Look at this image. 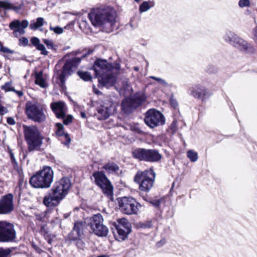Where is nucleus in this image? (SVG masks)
<instances>
[{
  "label": "nucleus",
  "instance_id": "55",
  "mask_svg": "<svg viewBox=\"0 0 257 257\" xmlns=\"http://www.w3.org/2000/svg\"><path fill=\"white\" fill-rule=\"evenodd\" d=\"M94 92L96 93V94H99V93H100V92L99 91H98V90H96L94 88Z\"/></svg>",
  "mask_w": 257,
  "mask_h": 257
},
{
  "label": "nucleus",
  "instance_id": "47",
  "mask_svg": "<svg viewBox=\"0 0 257 257\" xmlns=\"http://www.w3.org/2000/svg\"><path fill=\"white\" fill-rule=\"evenodd\" d=\"M171 130L172 133H175L177 130V122L176 121L174 120L171 126Z\"/></svg>",
  "mask_w": 257,
  "mask_h": 257
},
{
  "label": "nucleus",
  "instance_id": "24",
  "mask_svg": "<svg viewBox=\"0 0 257 257\" xmlns=\"http://www.w3.org/2000/svg\"><path fill=\"white\" fill-rule=\"evenodd\" d=\"M32 44L35 46L37 50L41 52V54L44 55H47L48 52L46 50L44 45L40 43V40L35 37H33L30 40Z\"/></svg>",
  "mask_w": 257,
  "mask_h": 257
},
{
  "label": "nucleus",
  "instance_id": "36",
  "mask_svg": "<svg viewBox=\"0 0 257 257\" xmlns=\"http://www.w3.org/2000/svg\"><path fill=\"white\" fill-rule=\"evenodd\" d=\"M150 78L152 79L156 80L160 84H161V85H162L163 86L167 87L168 86V83L165 80H164L161 78H159V77H157L153 76H150Z\"/></svg>",
  "mask_w": 257,
  "mask_h": 257
},
{
  "label": "nucleus",
  "instance_id": "35",
  "mask_svg": "<svg viewBox=\"0 0 257 257\" xmlns=\"http://www.w3.org/2000/svg\"><path fill=\"white\" fill-rule=\"evenodd\" d=\"M151 8V6L149 5V4L148 2H144L140 6V11L142 12H145L149 10Z\"/></svg>",
  "mask_w": 257,
  "mask_h": 257
},
{
  "label": "nucleus",
  "instance_id": "52",
  "mask_svg": "<svg viewBox=\"0 0 257 257\" xmlns=\"http://www.w3.org/2000/svg\"><path fill=\"white\" fill-rule=\"evenodd\" d=\"M41 232L42 234H43L45 236L47 233L46 230L45 228V226H42L41 229Z\"/></svg>",
  "mask_w": 257,
  "mask_h": 257
},
{
  "label": "nucleus",
  "instance_id": "17",
  "mask_svg": "<svg viewBox=\"0 0 257 257\" xmlns=\"http://www.w3.org/2000/svg\"><path fill=\"white\" fill-rule=\"evenodd\" d=\"M115 110V106L111 101L104 103L97 108V112L95 115L99 120H103L107 118Z\"/></svg>",
  "mask_w": 257,
  "mask_h": 257
},
{
  "label": "nucleus",
  "instance_id": "60",
  "mask_svg": "<svg viewBox=\"0 0 257 257\" xmlns=\"http://www.w3.org/2000/svg\"><path fill=\"white\" fill-rule=\"evenodd\" d=\"M99 257H103V256H100Z\"/></svg>",
  "mask_w": 257,
  "mask_h": 257
},
{
  "label": "nucleus",
  "instance_id": "51",
  "mask_svg": "<svg viewBox=\"0 0 257 257\" xmlns=\"http://www.w3.org/2000/svg\"><path fill=\"white\" fill-rule=\"evenodd\" d=\"M151 203L155 207H159L161 204V202L159 200H155L152 201Z\"/></svg>",
  "mask_w": 257,
  "mask_h": 257
},
{
  "label": "nucleus",
  "instance_id": "2",
  "mask_svg": "<svg viewBox=\"0 0 257 257\" xmlns=\"http://www.w3.org/2000/svg\"><path fill=\"white\" fill-rule=\"evenodd\" d=\"M88 16L93 26L99 27L105 32L110 33L114 29L116 13L111 7L96 8L92 10Z\"/></svg>",
  "mask_w": 257,
  "mask_h": 257
},
{
  "label": "nucleus",
  "instance_id": "5",
  "mask_svg": "<svg viewBox=\"0 0 257 257\" xmlns=\"http://www.w3.org/2000/svg\"><path fill=\"white\" fill-rule=\"evenodd\" d=\"M24 135L28 144V151H40L44 137L37 127L34 125L24 126Z\"/></svg>",
  "mask_w": 257,
  "mask_h": 257
},
{
  "label": "nucleus",
  "instance_id": "23",
  "mask_svg": "<svg viewBox=\"0 0 257 257\" xmlns=\"http://www.w3.org/2000/svg\"><path fill=\"white\" fill-rule=\"evenodd\" d=\"M146 161L149 162H157L161 159V155L155 150H147Z\"/></svg>",
  "mask_w": 257,
  "mask_h": 257
},
{
  "label": "nucleus",
  "instance_id": "26",
  "mask_svg": "<svg viewBox=\"0 0 257 257\" xmlns=\"http://www.w3.org/2000/svg\"><path fill=\"white\" fill-rule=\"evenodd\" d=\"M147 150L144 149H136L133 152V157L140 160H145L146 159Z\"/></svg>",
  "mask_w": 257,
  "mask_h": 257
},
{
  "label": "nucleus",
  "instance_id": "37",
  "mask_svg": "<svg viewBox=\"0 0 257 257\" xmlns=\"http://www.w3.org/2000/svg\"><path fill=\"white\" fill-rule=\"evenodd\" d=\"M50 30L54 32L56 34H61L64 32L62 28L59 26L53 27L51 25L50 26Z\"/></svg>",
  "mask_w": 257,
  "mask_h": 257
},
{
  "label": "nucleus",
  "instance_id": "19",
  "mask_svg": "<svg viewBox=\"0 0 257 257\" xmlns=\"http://www.w3.org/2000/svg\"><path fill=\"white\" fill-rule=\"evenodd\" d=\"M189 91L190 95L194 98L201 99L202 101L207 98L210 95L207 88L200 84L190 87Z\"/></svg>",
  "mask_w": 257,
  "mask_h": 257
},
{
  "label": "nucleus",
  "instance_id": "3",
  "mask_svg": "<svg viewBox=\"0 0 257 257\" xmlns=\"http://www.w3.org/2000/svg\"><path fill=\"white\" fill-rule=\"evenodd\" d=\"M71 185L70 180L67 177L56 182L48 194L44 197V204L47 207L57 206L67 194Z\"/></svg>",
  "mask_w": 257,
  "mask_h": 257
},
{
  "label": "nucleus",
  "instance_id": "33",
  "mask_svg": "<svg viewBox=\"0 0 257 257\" xmlns=\"http://www.w3.org/2000/svg\"><path fill=\"white\" fill-rule=\"evenodd\" d=\"M1 89L6 92L15 91V89L12 85L11 82H6L4 85L1 86Z\"/></svg>",
  "mask_w": 257,
  "mask_h": 257
},
{
  "label": "nucleus",
  "instance_id": "44",
  "mask_svg": "<svg viewBox=\"0 0 257 257\" xmlns=\"http://www.w3.org/2000/svg\"><path fill=\"white\" fill-rule=\"evenodd\" d=\"M76 245L78 248L82 249L84 247L85 244L82 240L81 239H78L76 241Z\"/></svg>",
  "mask_w": 257,
  "mask_h": 257
},
{
  "label": "nucleus",
  "instance_id": "20",
  "mask_svg": "<svg viewBox=\"0 0 257 257\" xmlns=\"http://www.w3.org/2000/svg\"><path fill=\"white\" fill-rule=\"evenodd\" d=\"M29 25V22L24 20L22 22L18 20H15L10 23V28L14 30V34L15 36L17 35L18 33L21 35L24 34L25 33V29L28 27Z\"/></svg>",
  "mask_w": 257,
  "mask_h": 257
},
{
  "label": "nucleus",
  "instance_id": "54",
  "mask_svg": "<svg viewBox=\"0 0 257 257\" xmlns=\"http://www.w3.org/2000/svg\"><path fill=\"white\" fill-rule=\"evenodd\" d=\"M80 115H81V116L82 117V118H86V115L84 112H81Z\"/></svg>",
  "mask_w": 257,
  "mask_h": 257
},
{
  "label": "nucleus",
  "instance_id": "41",
  "mask_svg": "<svg viewBox=\"0 0 257 257\" xmlns=\"http://www.w3.org/2000/svg\"><path fill=\"white\" fill-rule=\"evenodd\" d=\"M62 118L63 119L64 123L67 125L72 122L73 116L71 115H68L66 117L65 116L64 117Z\"/></svg>",
  "mask_w": 257,
  "mask_h": 257
},
{
  "label": "nucleus",
  "instance_id": "57",
  "mask_svg": "<svg viewBox=\"0 0 257 257\" xmlns=\"http://www.w3.org/2000/svg\"><path fill=\"white\" fill-rule=\"evenodd\" d=\"M151 226H152V225L151 224V222H149L148 227H151Z\"/></svg>",
  "mask_w": 257,
  "mask_h": 257
},
{
  "label": "nucleus",
  "instance_id": "38",
  "mask_svg": "<svg viewBox=\"0 0 257 257\" xmlns=\"http://www.w3.org/2000/svg\"><path fill=\"white\" fill-rule=\"evenodd\" d=\"M11 252V250L10 248L3 249L0 248V257H8Z\"/></svg>",
  "mask_w": 257,
  "mask_h": 257
},
{
  "label": "nucleus",
  "instance_id": "30",
  "mask_svg": "<svg viewBox=\"0 0 257 257\" xmlns=\"http://www.w3.org/2000/svg\"><path fill=\"white\" fill-rule=\"evenodd\" d=\"M49 212V211L47 210L39 214L36 215L37 219L42 222H47L48 221V218L49 217V216H48V214Z\"/></svg>",
  "mask_w": 257,
  "mask_h": 257
},
{
  "label": "nucleus",
  "instance_id": "18",
  "mask_svg": "<svg viewBox=\"0 0 257 257\" xmlns=\"http://www.w3.org/2000/svg\"><path fill=\"white\" fill-rule=\"evenodd\" d=\"M14 209L13 196L8 194L0 199V214H7Z\"/></svg>",
  "mask_w": 257,
  "mask_h": 257
},
{
  "label": "nucleus",
  "instance_id": "40",
  "mask_svg": "<svg viewBox=\"0 0 257 257\" xmlns=\"http://www.w3.org/2000/svg\"><path fill=\"white\" fill-rule=\"evenodd\" d=\"M238 6L240 8H244L249 7L250 6V2L249 0H239Z\"/></svg>",
  "mask_w": 257,
  "mask_h": 257
},
{
  "label": "nucleus",
  "instance_id": "43",
  "mask_svg": "<svg viewBox=\"0 0 257 257\" xmlns=\"http://www.w3.org/2000/svg\"><path fill=\"white\" fill-rule=\"evenodd\" d=\"M0 51L4 52V53H10V54H13L14 53L13 51L9 49L7 47H3V45L1 47Z\"/></svg>",
  "mask_w": 257,
  "mask_h": 257
},
{
  "label": "nucleus",
  "instance_id": "12",
  "mask_svg": "<svg viewBox=\"0 0 257 257\" xmlns=\"http://www.w3.org/2000/svg\"><path fill=\"white\" fill-rule=\"evenodd\" d=\"M119 208L124 214H137L142 205L133 198L124 197L118 201Z\"/></svg>",
  "mask_w": 257,
  "mask_h": 257
},
{
  "label": "nucleus",
  "instance_id": "31",
  "mask_svg": "<svg viewBox=\"0 0 257 257\" xmlns=\"http://www.w3.org/2000/svg\"><path fill=\"white\" fill-rule=\"evenodd\" d=\"M187 156L191 162H195L198 160L197 153L192 150H189L187 153Z\"/></svg>",
  "mask_w": 257,
  "mask_h": 257
},
{
  "label": "nucleus",
  "instance_id": "25",
  "mask_svg": "<svg viewBox=\"0 0 257 257\" xmlns=\"http://www.w3.org/2000/svg\"><path fill=\"white\" fill-rule=\"evenodd\" d=\"M103 169H104L108 173H116L118 174L119 170V168L118 165L112 162H109L105 165L103 167Z\"/></svg>",
  "mask_w": 257,
  "mask_h": 257
},
{
  "label": "nucleus",
  "instance_id": "50",
  "mask_svg": "<svg viewBox=\"0 0 257 257\" xmlns=\"http://www.w3.org/2000/svg\"><path fill=\"white\" fill-rule=\"evenodd\" d=\"M7 123L10 125H14L16 122L13 117H9L7 118Z\"/></svg>",
  "mask_w": 257,
  "mask_h": 257
},
{
  "label": "nucleus",
  "instance_id": "9",
  "mask_svg": "<svg viewBox=\"0 0 257 257\" xmlns=\"http://www.w3.org/2000/svg\"><path fill=\"white\" fill-rule=\"evenodd\" d=\"M95 184L99 186L103 193L109 198L113 197V186L105 175L101 171L94 172L92 175Z\"/></svg>",
  "mask_w": 257,
  "mask_h": 257
},
{
  "label": "nucleus",
  "instance_id": "8",
  "mask_svg": "<svg viewBox=\"0 0 257 257\" xmlns=\"http://www.w3.org/2000/svg\"><path fill=\"white\" fill-rule=\"evenodd\" d=\"M111 229L117 240H123L131 232V224L126 219L122 218L118 219L117 222H113Z\"/></svg>",
  "mask_w": 257,
  "mask_h": 257
},
{
  "label": "nucleus",
  "instance_id": "34",
  "mask_svg": "<svg viewBox=\"0 0 257 257\" xmlns=\"http://www.w3.org/2000/svg\"><path fill=\"white\" fill-rule=\"evenodd\" d=\"M130 130L134 132L135 133L140 134V135H143L144 134V132L141 130V129L140 128L139 125L138 124L135 123L130 125Z\"/></svg>",
  "mask_w": 257,
  "mask_h": 257
},
{
  "label": "nucleus",
  "instance_id": "6",
  "mask_svg": "<svg viewBox=\"0 0 257 257\" xmlns=\"http://www.w3.org/2000/svg\"><path fill=\"white\" fill-rule=\"evenodd\" d=\"M156 174L152 169L144 171H139L134 177V181L139 185L141 191L148 192L153 186Z\"/></svg>",
  "mask_w": 257,
  "mask_h": 257
},
{
  "label": "nucleus",
  "instance_id": "58",
  "mask_svg": "<svg viewBox=\"0 0 257 257\" xmlns=\"http://www.w3.org/2000/svg\"><path fill=\"white\" fill-rule=\"evenodd\" d=\"M136 2H138L140 1V0H135Z\"/></svg>",
  "mask_w": 257,
  "mask_h": 257
},
{
  "label": "nucleus",
  "instance_id": "16",
  "mask_svg": "<svg viewBox=\"0 0 257 257\" xmlns=\"http://www.w3.org/2000/svg\"><path fill=\"white\" fill-rule=\"evenodd\" d=\"M145 100V96L142 94L124 99L121 103V109L125 113H130L133 109L140 106Z\"/></svg>",
  "mask_w": 257,
  "mask_h": 257
},
{
  "label": "nucleus",
  "instance_id": "48",
  "mask_svg": "<svg viewBox=\"0 0 257 257\" xmlns=\"http://www.w3.org/2000/svg\"><path fill=\"white\" fill-rule=\"evenodd\" d=\"M253 39L255 43L257 44V26L253 30Z\"/></svg>",
  "mask_w": 257,
  "mask_h": 257
},
{
  "label": "nucleus",
  "instance_id": "56",
  "mask_svg": "<svg viewBox=\"0 0 257 257\" xmlns=\"http://www.w3.org/2000/svg\"><path fill=\"white\" fill-rule=\"evenodd\" d=\"M134 70H136V71H138L139 70V68L138 67H135L134 68Z\"/></svg>",
  "mask_w": 257,
  "mask_h": 257
},
{
  "label": "nucleus",
  "instance_id": "29",
  "mask_svg": "<svg viewBox=\"0 0 257 257\" xmlns=\"http://www.w3.org/2000/svg\"><path fill=\"white\" fill-rule=\"evenodd\" d=\"M35 83L42 88L46 87L45 80L43 78L42 72H40L35 74Z\"/></svg>",
  "mask_w": 257,
  "mask_h": 257
},
{
  "label": "nucleus",
  "instance_id": "15",
  "mask_svg": "<svg viewBox=\"0 0 257 257\" xmlns=\"http://www.w3.org/2000/svg\"><path fill=\"white\" fill-rule=\"evenodd\" d=\"M16 235L13 224L6 221H0V242L12 241L15 239Z\"/></svg>",
  "mask_w": 257,
  "mask_h": 257
},
{
  "label": "nucleus",
  "instance_id": "14",
  "mask_svg": "<svg viewBox=\"0 0 257 257\" xmlns=\"http://www.w3.org/2000/svg\"><path fill=\"white\" fill-rule=\"evenodd\" d=\"M45 107L43 105L35 103L27 106L26 112L29 118L35 121L41 122L46 119Z\"/></svg>",
  "mask_w": 257,
  "mask_h": 257
},
{
  "label": "nucleus",
  "instance_id": "42",
  "mask_svg": "<svg viewBox=\"0 0 257 257\" xmlns=\"http://www.w3.org/2000/svg\"><path fill=\"white\" fill-rule=\"evenodd\" d=\"M19 42L20 45H22L24 46H26L28 45L29 41L27 38L22 37V38L20 39Z\"/></svg>",
  "mask_w": 257,
  "mask_h": 257
},
{
  "label": "nucleus",
  "instance_id": "22",
  "mask_svg": "<svg viewBox=\"0 0 257 257\" xmlns=\"http://www.w3.org/2000/svg\"><path fill=\"white\" fill-rule=\"evenodd\" d=\"M56 126V131L55 133L56 135L62 137V141H64L63 143L66 146H68L71 142V139L68 134L64 133L63 125L61 123H57Z\"/></svg>",
  "mask_w": 257,
  "mask_h": 257
},
{
  "label": "nucleus",
  "instance_id": "7",
  "mask_svg": "<svg viewBox=\"0 0 257 257\" xmlns=\"http://www.w3.org/2000/svg\"><path fill=\"white\" fill-rule=\"evenodd\" d=\"M223 39L226 42L241 51L248 53H253L254 51V48L251 45L233 32H226L223 36Z\"/></svg>",
  "mask_w": 257,
  "mask_h": 257
},
{
  "label": "nucleus",
  "instance_id": "53",
  "mask_svg": "<svg viewBox=\"0 0 257 257\" xmlns=\"http://www.w3.org/2000/svg\"><path fill=\"white\" fill-rule=\"evenodd\" d=\"M13 92H15L19 97L22 96L24 94L22 91H17L15 90V91H13Z\"/></svg>",
  "mask_w": 257,
  "mask_h": 257
},
{
  "label": "nucleus",
  "instance_id": "10",
  "mask_svg": "<svg viewBox=\"0 0 257 257\" xmlns=\"http://www.w3.org/2000/svg\"><path fill=\"white\" fill-rule=\"evenodd\" d=\"M103 221L102 216L100 213L94 215L89 219L88 224L91 230L98 236H106L108 233V229L103 225Z\"/></svg>",
  "mask_w": 257,
  "mask_h": 257
},
{
  "label": "nucleus",
  "instance_id": "39",
  "mask_svg": "<svg viewBox=\"0 0 257 257\" xmlns=\"http://www.w3.org/2000/svg\"><path fill=\"white\" fill-rule=\"evenodd\" d=\"M43 42L47 46L48 49H54V43L52 40L44 39L43 40Z\"/></svg>",
  "mask_w": 257,
  "mask_h": 257
},
{
  "label": "nucleus",
  "instance_id": "32",
  "mask_svg": "<svg viewBox=\"0 0 257 257\" xmlns=\"http://www.w3.org/2000/svg\"><path fill=\"white\" fill-rule=\"evenodd\" d=\"M77 73L79 76L84 81H89L92 78L90 74L88 72L78 71Z\"/></svg>",
  "mask_w": 257,
  "mask_h": 257
},
{
  "label": "nucleus",
  "instance_id": "13",
  "mask_svg": "<svg viewBox=\"0 0 257 257\" xmlns=\"http://www.w3.org/2000/svg\"><path fill=\"white\" fill-rule=\"evenodd\" d=\"M92 51L83 54L81 58L74 57L71 59L67 60L65 65L63 66L62 73L59 76V79L62 84H64L65 81V77L69 76L72 72V69L76 68L78 65L80 63L82 58L85 57L88 54L92 53Z\"/></svg>",
  "mask_w": 257,
  "mask_h": 257
},
{
  "label": "nucleus",
  "instance_id": "28",
  "mask_svg": "<svg viewBox=\"0 0 257 257\" xmlns=\"http://www.w3.org/2000/svg\"><path fill=\"white\" fill-rule=\"evenodd\" d=\"M45 23L44 18L39 17L36 20V21H31L30 25V28L32 30H37L39 28L43 26Z\"/></svg>",
  "mask_w": 257,
  "mask_h": 257
},
{
  "label": "nucleus",
  "instance_id": "59",
  "mask_svg": "<svg viewBox=\"0 0 257 257\" xmlns=\"http://www.w3.org/2000/svg\"><path fill=\"white\" fill-rule=\"evenodd\" d=\"M2 67V65L0 64V68Z\"/></svg>",
  "mask_w": 257,
  "mask_h": 257
},
{
  "label": "nucleus",
  "instance_id": "1",
  "mask_svg": "<svg viewBox=\"0 0 257 257\" xmlns=\"http://www.w3.org/2000/svg\"><path fill=\"white\" fill-rule=\"evenodd\" d=\"M120 69V65L114 63L109 64L107 61L101 59L96 60L93 66L96 77L98 79L99 86L109 88L112 86L115 81L116 74Z\"/></svg>",
  "mask_w": 257,
  "mask_h": 257
},
{
  "label": "nucleus",
  "instance_id": "11",
  "mask_svg": "<svg viewBox=\"0 0 257 257\" xmlns=\"http://www.w3.org/2000/svg\"><path fill=\"white\" fill-rule=\"evenodd\" d=\"M144 121L148 126L153 128L163 125L165 119L161 112L156 109H150L146 112Z\"/></svg>",
  "mask_w": 257,
  "mask_h": 257
},
{
  "label": "nucleus",
  "instance_id": "46",
  "mask_svg": "<svg viewBox=\"0 0 257 257\" xmlns=\"http://www.w3.org/2000/svg\"><path fill=\"white\" fill-rule=\"evenodd\" d=\"M8 109L0 104V115H3L8 112Z\"/></svg>",
  "mask_w": 257,
  "mask_h": 257
},
{
  "label": "nucleus",
  "instance_id": "4",
  "mask_svg": "<svg viewBox=\"0 0 257 257\" xmlns=\"http://www.w3.org/2000/svg\"><path fill=\"white\" fill-rule=\"evenodd\" d=\"M53 175L52 168L45 166L42 170L31 177L30 183L32 187L36 188H49L53 182Z\"/></svg>",
  "mask_w": 257,
  "mask_h": 257
},
{
  "label": "nucleus",
  "instance_id": "21",
  "mask_svg": "<svg viewBox=\"0 0 257 257\" xmlns=\"http://www.w3.org/2000/svg\"><path fill=\"white\" fill-rule=\"evenodd\" d=\"M51 108L57 117L64 118L67 112V107L64 102L58 101L51 103Z\"/></svg>",
  "mask_w": 257,
  "mask_h": 257
},
{
  "label": "nucleus",
  "instance_id": "27",
  "mask_svg": "<svg viewBox=\"0 0 257 257\" xmlns=\"http://www.w3.org/2000/svg\"><path fill=\"white\" fill-rule=\"evenodd\" d=\"M84 224L82 221L76 222L74 224L73 232H76L78 237H81L83 234Z\"/></svg>",
  "mask_w": 257,
  "mask_h": 257
},
{
  "label": "nucleus",
  "instance_id": "49",
  "mask_svg": "<svg viewBox=\"0 0 257 257\" xmlns=\"http://www.w3.org/2000/svg\"><path fill=\"white\" fill-rule=\"evenodd\" d=\"M9 152L10 155V157H11V159L12 163L16 164V159H15V158L14 157V154L12 152V151L11 150H9Z\"/></svg>",
  "mask_w": 257,
  "mask_h": 257
},
{
  "label": "nucleus",
  "instance_id": "45",
  "mask_svg": "<svg viewBox=\"0 0 257 257\" xmlns=\"http://www.w3.org/2000/svg\"><path fill=\"white\" fill-rule=\"evenodd\" d=\"M170 103L172 106L174 108H176L178 106V102L177 100L173 97H171L170 99Z\"/></svg>",
  "mask_w": 257,
  "mask_h": 257
}]
</instances>
